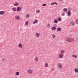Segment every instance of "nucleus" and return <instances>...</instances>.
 Wrapping results in <instances>:
<instances>
[{"instance_id":"1","label":"nucleus","mask_w":78,"mask_h":78,"mask_svg":"<svg viewBox=\"0 0 78 78\" xmlns=\"http://www.w3.org/2000/svg\"><path fill=\"white\" fill-rule=\"evenodd\" d=\"M74 41V38H72L68 37L66 38V41L68 42H70Z\"/></svg>"},{"instance_id":"2","label":"nucleus","mask_w":78,"mask_h":78,"mask_svg":"<svg viewBox=\"0 0 78 78\" xmlns=\"http://www.w3.org/2000/svg\"><path fill=\"white\" fill-rule=\"evenodd\" d=\"M15 18L16 20H19L20 19V17L18 15L15 16Z\"/></svg>"},{"instance_id":"3","label":"nucleus","mask_w":78,"mask_h":78,"mask_svg":"<svg viewBox=\"0 0 78 78\" xmlns=\"http://www.w3.org/2000/svg\"><path fill=\"white\" fill-rule=\"evenodd\" d=\"M27 73H32V71L31 69H29L27 71Z\"/></svg>"},{"instance_id":"4","label":"nucleus","mask_w":78,"mask_h":78,"mask_svg":"<svg viewBox=\"0 0 78 78\" xmlns=\"http://www.w3.org/2000/svg\"><path fill=\"white\" fill-rule=\"evenodd\" d=\"M58 67L59 69H61V68H62V66L61 65V64L60 63H58Z\"/></svg>"},{"instance_id":"5","label":"nucleus","mask_w":78,"mask_h":78,"mask_svg":"<svg viewBox=\"0 0 78 78\" xmlns=\"http://www.w3.org/2000/svg\"><path fill=\"white\" fill-rule=\"evenodd\" d=\"M61 30H62V29L61 27H58L57 29V31H61Z\"/></svg>"},{"instance_id":"6","label":"nucleus","mask_w":78,"mask_h":78,"mask_svg":"<svg viewBox=\"0 0 78 78\" xmlns=\"http://www.w3.org/2000/svg\"><path fill=\"white\" fill-rule=\"evenodd\" d=\"M18 47H20V48H22L23 47V46L21 43H19L18 44Z\"/></svg>"},{"instance_id":"7","label":"nucleus","mask_w":78,"mask_h":78,"mask_svg":"<svg viewBox=\"0 0 78 78\" xmlns=\"http://www.w3.org/2000/svg\"><path fill=\"white\" fill-rule=\"evenodd\" d=\"M59 57L60 58H63V55L62 54H61L59 55Z\"/></svg>"},{"instance_id":"8","label":"nucleus","mask_w":78,"mask_h":78,"mask_svg":"<svg viewBox=\"0 0 78 78\" xmlns=\"http://www.w3.org/2000/svg\"><path fill=\"white\" fill-rule=\"evenodd\" d=\"M17 11H21V8L20 7L17 8Z\"/></svg>"},{"instance_id":"9","label":"nucleus","mask_w":78,"mask_h":78,"mask_svg":"<svg viewBox=\"0 0 78 78\" xmlns=\"http://www.w3.org/2000/svg\"><path fill=\"white\" fill-rule=\"evenodd\" d=\"M56 27H52L51 28V30H56Z\"/></svg>"},{"instance_id":"10","label":"nucleus","mask_w":78,"mask_h":78,"mask_svg":"<svg viewBox=\"0 0 78 78\" xmlns=\"http://www.w3.org/2000/svg\"><path fill=\"white\" fill-rule=\"evenodd\" d=\"M19 5V3L18 2H15L13 3V5L14 6H17Z\"/></svg>"},{"instance_id":"11","label":"nucleus","mask_w":78,"mask_h":78,"mask_svg":"<svg viewBox=\"0 0 78 78\" xmlns=\"http://www.w3.org/2000/svg\"><path fill=\"white\" fill-rule=\"evenodd\" d=\"M71 25H72V26H74V25H75V23H74L73 22H71Z\"/></svg>"},{"instance_id":"12","label":"nucleus","mask_w":78,"mask_h":78,"mask_svg":"<svg viewBox=\"0 0 78 78\" xmlns=\"http://www.w3.org/2000/svg\"><path fill=\"white\" fill-rule=\"evenodd\" d=\"M74 71L76 73H78V69L77 68H75L74 69Z\"/></svg>"},{"instance_id":"13","label":"nucleus","mask_w":78,"mask_h":78,"mask_svg":"<svg viewBox=\"0 0 78 78\" xmlns=\"http://www.w3.org/2000/svg\"><path fill=\"white\" fill-rule=\"evenodd\" d=\"M55 5H57L58 4L56 2H52V3H51V5H55Z\"/></svg>"},{"instance_id":"14","label":"nucleus","mask_w":78,"mask_h":78,"mask_svg":"<svg viewBox=\"0 0 78 78\" xmlns=\"http://www.w3.org/2000/svg\"><path fill=\"white\" fill-rule=\"evenodd\" d=\"M35 62H37L38 61V58H37L35 57L34 59Z\"/></svg>"},{"instance_id":"15","label":"nucleus","mask_w":78,"mask_h":78,"mask_svg":"<svg viewBox=\"0 0 78 78\" xmlns=\"http://www.w3.org/2000/svg\"><path fill=\"white\" fill-rule=\"evenodd\" d=\"M36 35L37 37H39V36H40V34H39V33H37L36 34Z\"/></svg>"},{"instance_id":"16","label":"nucleus","mask_w":78,"mask_h":78,"mask_svg":"<svg viewBox=\"0 0 78 78\" xmlns=\"http://www.w3.org/2000/svg\"><path fill=\"white\" fill-rule=\"evenodd\" d=\"M5 14V12H4L3 11H1L0 12V14H1V15H2L3 14Z\"/></svg>"},{"instance_id":"17","label":"nucleus","mask_w":78,"mask_h":78,"mask_svg":"<svg viewBox=\"0 0 78 78\" xmlns=\"http://www.w3.org/2000/svg\"><path fill=\"white\" fill-rule=\"evenodd\" d=\"M16 75H17V76H18L20 75V73H19V72H17L16 73Z\"/></svg>"},{"instance_id":"18","label":"nucleus","mask_w":78,"mask_h":78,"mask_svg":"<svg viewBox=\"0 0 78 78\" xmlns=\"http://www.w3.org/2000/svg\"><path fill=\"white\" fill-rule=\"evenodd\" d=\"M12 10L13 11H16V10H17V9L16 7H13L12 8Z\"/></svg>"},{"instance_id":"19","label":"nucleus","mask_w":78,"mask_h":78,"mask_svg":"<svg viewBox=\"0 0 78 78\" xmlns=\"http://www.w3.org/2000/svg\"><path fill=\"white\" fill-rule=\"evenodd\" d=\"M63 11H65V12H67V9L66 8H64L63 9Z\"/></svg>"},{"instance_id":"20","label":"nucleus","mask_w":78,"mask_h":78,"mask_svg":"<svg viewBox=\"0 0 78 78\" xmlns=\"http://www.w3.org/2000/svg\"><path fill=\"white\" fill-rule=\"evenodd\" d=\"M58 20L56 19H55L54 21V22L55 23H58Z\"/></svg>"},{"instance_id":"21","label":"nucleus","mask_w":78,"mask_h":78,"mask_svg":"<svg viewBox=\"0 0 78 78\" xmlns=\"http://www.w3.org/2000/svg\"><path fill=\"white\" fill-rule=\"evenodd\" d=\"M75 23L76 24L78 25V19H77L75 20Z\"/></svg>"},{"instance_id":"22","label":"nucleus","mask_w":78,"mask_h":78,"mask_svg":"<svg viewBox=\"0 0 78 78\" xmlns=\"http://www.w3.org/2000/svg\"><path fill=\"white\" fill-rule=\"evenodd\" d=\"M72 56H73V57H74V58H77V55H72Z\"/></svg>"},{"instance_id":"23","label":"nucleus","mask_w":78,"mask_h":78,"mask_svg":"<svg viewBox=\"0 0 78 78\" xmlns=\"http://www.w3.org/2000/svg\"><path fill=\"white\" fill-rule=\"evenodd\" d=\"M61 53L62 54H64L65 53V51H64V50H62L61 51Z\"/></svg>"},{"instance_id":"24","label":"nucleus","mask_w":78,"mask_h":78,"mask_svg":"<svg viewBox=\"0 0 78 78\" xmlns=\"http://www.w3.org/2000/svg\"><path fill=\"white\" fill-rule=\"evenodd\" d=\"M45 67H48V64L47 62L45 63Z\"/></svg>"},{"instance_id":"25","label":"nucleus","mask_w":78,"mask_h":78,"mask_svg":"<svg viewBox=\"0 0 78 78\" xmlns=\"http://www.w3.org/2000/svg\"><path fill=\"white\" fill-rule=\"evenodd\" d=\"M71 14V12H70V11H69L68 12V15L69 16H70Z\"/></svg>"},{"instance_id":"26","label":"nucleus","mask_w":78,"mask_h":78,"mask_svg":"<svg viewBox=\"0 0 78 78\" xmlns=\"http://www.w3.org/2000/svg\"><path fill=\"white\" fill-rule=\"evenodd\" d=\"M58 21H61V20H62V19H61V18L60 17H59L58 18Z\"/></svg>"},{"instance_id":"27","label":"nucleus","mask_w":78,"mask_h":78,"mask_svg":"<svg viewBox=\"0 0 78 78\" xmlns=\"http://www.w3.org/2000/svg\"><path fill=\"white\" fill-rule=\"evenodd\" d=\"M56 37V36H55V35L54 34H52V38L53 39H55Z\"/></svg>"},{"instance_id":"28","label":"nucleus","mask_w":78,"mask_h":78,"mask_svg":"<svg viewBox=\"0 0 78 78\" xmlns=\"http://www.w3.org/2000/svg\"><path fill=\"white\" fill-rule=\"evenodd\" d=\"M37 20H35L34 21L33 23L34 24H35V23H37Z\"/></svg>"},{"instance_id":"29","label":"nucleus","mask_w":78,"mask_h":78,"mask_svg":"<svg viewBox=\"0 0 78 78\" xmlns=\"http://www.w3.org/2000/svg\"><path fill=\"white\" fill-rule=\"evenodd\" d=\"M26 17L27 18H28V17H30V15L29 14L27 15H26Z\"/></svg>"},{"instance_id":"30","label":"nucleus","mask_w":78,"mask_h":78,"mask_svg":"<svg viewBox=\"0 0 78 78\" xmlns=\"http://www.w3.org/2000/svg\"><path fill=\"white\" fill-rule=\"evenodd\" d=\"M36 12L37 13H39V12H41V11L40 10H37L36 11Z\"/></svg>"},{"instance_id":"31","label":"nucleus","mask_w":78,"mask_h":78,"mask_svg":"<svg viewBox=\"0 0 78 78\" xmlns=\"http://www.w3.org/2000/svg\"><path fill=\"white\" fill-rule=\"evenodd\" d=\"M25 24L26 25H28V21H27L25 23Z\"/></svg>"},{"instance_id":"32","label":"nucleus","mask_w":78,"mask_h":78,"mask_svg":"<svg viewBox=\"0 0 78 78\" xmlns=\"http://www.w3.org/2000/svg\"><path fill=\"white\" fill-rule=\"evenodd\" d=\"M2 60L3 61H6V59H5V58H3V59H2Z\"/></svg>"},{"instance_id":"33","label":"nucleus","mask_w":78,"mask_h":78,"mask_svg":"<svg viewBox=\"0 0 78 78\" xmlns=\"http://www.w3.org/2000/svg\"><path fill=\"white\" fill-rule=\"evenodd\" d=\"M46 6V4H42V6Z\"/></svg>"},{"instance_id":"34","label":"nucleus","mask_w":78,"mask_h":78,"mask_svg":"<svg viewBox=\"0 0 78 78\" xmlns=\"http://www.w3.org/2000/svg\"><path fill=\"white\" fill-rule=\"evenodd\" d=\"M65 13H64V12H63V13H62V16H65Z\"/></svg>"},{"instance_id":"35","label":"nucleus","mask_w":78,"mask_h":78,"mask_svg":"<svg viewBox=\"0 0 78 78\" xmlns=\"http://www.w3.org/2000/svg\"><path fill=\"white\" fill-rule=\"evenodd\" d=\"M50 24H48L47 25V27H48H48H49V26H50Z\"/></svg>"},{"instance_id":"36","label":"nucleus","mask_w":78,"mask_h":78,"mask_svg":"<svg viewBox=\"0 0 78 78\" xmlns=\"http://www.w3.org/2000/svg\"><path fill=\"white\" fill-rule=\"evenodd\" d=\"M60 2H62L63 1V0H60Z\"/></svg>"},{"instance_id":"37","label":"nucleus","mask_w":78,"mask_h":78,"mask_svg":"<svg viewBox=\"0 0 78 78\" xmlns=\"http://www.w3.org/2000/svg\"><path fill=\"white\" fill-rule=\"evenodd\" d=\"M54 70V69H52V71H53V70Z\"/></svg>"}]
</instances>
